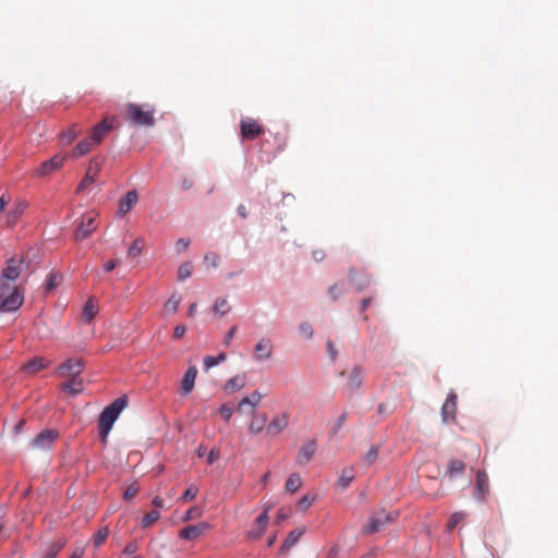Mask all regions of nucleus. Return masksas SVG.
<instances>
[{
  "label": "nucleus",
  "instance_id": "1",
  "mask_svg": "<svg viewBox=\"0 0 558 558\" xmlns=\"http://www.w3.org/2000/svg\"><path fill=\"white\" fill-rule=\"evenodd\" d=\"M128 405V397L122 396L116 399L110 405L106 407L99 415L98 429L99 435L106 441L113 423L119 417L120 413Z\"/></svg>",
  "mask_w": 558,
  "mask_h": 558
},
{
  "label": "nucleus",
  "instance_id": "2",
  "mask_svg": "<svg viewBox=\"0 0 558 558\" xmlns=\"http://www.w3.org/2000/svg\"><path fill=\"white\" fill-rule=\"evenodd\" d=\"M23 295L19 289L0 278V310L3 312L16 311L23 304Z\"/></svg>",
  "mask_w": 558,
  "mask_h": 558
},
{
  "label": "nucleus",
  "instance_id": "3",
  "mask_svg": "<svg viewBox=\"0 0 558 558\" xmlns=\"http://www.w3.org/2000/svg\"><path fill=\"white\" fill-rule=\"evenodd\" d=\"M155 109L149 105L130 102L125 106V116L135 125L153 126L155 124Z\"/></svg>",
  "mask_w": 558,
  "mask_h": 558
},
{
  "label": "nucleus",
  "instance_id": "4",
  "mask_svg": "<svg viewBox=\"0 0 558 558\" xmlns=\"http://www.w3.org/2000/svg\"><path fill=\"white\" fill-rule=\"evenodd\" d=\"M264 132V126L253 118H244L240 121V134L244 141H253Z\"/></svg>",
  "mask_w": 558,
  "mask_h": 558
},
{
  "label": "nucleus",
  "instance_id": "5",
  "mask_svg": "<svg viewBox=\"0 0 558 558\" xmlns=\"http://www.w3.org/2000/svg\"><path fill=\"white\" fill-rule=\"evenodd\" d=\"M290 417L287 411L275 414L266 427L267 436L274 438L286 430L290 425Z\"/></svg>",
  "mask_w": 558,
  "mask_h": 558
},
{
  "label": "nucleus",
  "instance_id": "6",
  "mask_svg": "<svg viewBox=\"0 0 558 558\" xmlns=\"http://www.w3.org/2000/svg\"><path fill=\"white\" fill-rule=\"evenodd\" d=\"M85 367V363L81 357L68 359L57 368L58 376L62 378H70L80 376Z\"/></svg>",
  "mask_w": 558,
  "mask_h": 558
},
{
  "label": "nucleus",
  "instance_id": "7",
  "mask_svg": "<svg viewBox=\"0 0 558 558\" xmlns=\"http://www.w3.org/2000/svg\"><path fill=\"white\" fill-rule=\"evenodd\" d=\"M393 519L395 515H392V513L380 511L369 519L368 525L364 527L363 532L366 534L379 532Z\"/></svg>",
  "mask_w": 558,
  "mask_h": 558
},
{
  "label": "nucleus",
  "instance_id": "8",
  "mask_svg": "<svg viewBox=\"0 0 558 558\" xmlns=\"http://www.w3.org/2000/svg\"><path fill=\"white\" fill-rule=\"evenodd\" d=\"M65 160L66 156L54 155L52 158L41 162L40 166L36 169L35 174L37 177L49 175L60 169Z\"/></svg>",
  "mask_w": 558,
  "mask_h": 558
},
{
  "label": "nucleus",
  "instance_id": "9",
  "mask_svg": "<svg viewBox=\"0 0 558 558\" xmlns=\"http://www.w3.org/2000/svg\"><path fill=\"white\" fill-rule=\"evenodd\" d=\"M101 162L98 158H94L90 160L88 169L81 181V183L77 186V192H83L84 190L88 189L95 181L96 178L100 171Z\"/></svg>",
  "mask_w": 558,
  "mask_h": 558
},
{
  "label": "nucleus",
  "instance_id": "10",
  "mask_svg": "<svg viewBox=\"0 0 558 558\" xmlns=\"http://www.w3.org/2000/svg\"><path fill=\"white\" fill-rule=\"evenodd\" d=\"M209 529L210 525L207 522L187 525L180 530L179 537L185 541H192L204 535Z\"/></svg>",
  "mask_w": 558,
  "mask_h": 558
},
{
  "label": "nucleus",
  "instance_id": "11",
  "mask_svg": "<svg viewBox=\"0 0 558 558\" xmlns=\"http://www.w3.org/2000/svg\"><path fill=\"white\" fill-rule=\"evenodd\" d=\"M97 228L96 216L86 215L82 217V220L76 229L75 239L84 240L90 235V233Z\"/></svg>",
  "mask_w": 558,
  "mask_h": 558
},
{
  "label": "nucleus",
  "instance_id": "12",
  "mask_svg": "<svg viewBox=\"0 0 558 558\" xmlns=\"http://www.w3.org/2000/svg\"><path fill=\"white\" fill-rule=\"evenodd\" d=\"M57 437L58 434L54 430H43L32 440V447L39 450L49 449Z\"/></svg>",
  "mask_w": 558,
  "mask_h": 558
},
{
  "label": "nucleus",
  "instance_id": "13",
  "mask_svg": "<svg viewBox=\"0 0 558 558\" xmlns=\"http://www.w3.org/2000/svg\"><path fill=\"white\" fill-rule=\"evenodd\" d=\"M457 413V395L449 392L441 408V416L445 423L453 422Z\"/></svg>",
  "mask_w": 558,
  "mask_h": 558
},
{
  "label": "nucleus",
  "instance_id": "14",
  "mask_svg": "<svg viewBox=\"0 0 558 558\" xmlns=\"http://www.w3.org/2000/svg\"><path fill=\"white\" fill-rule=\"evenodd\" d=\"M112 122L113 119H104L90 130L89 136L99 145L107 134L113 129Z\"/></svg>",
  "mask_w": 558,
  "mask_h": 558
},
{
  "label": "nucleus",
  "instance_id": "15",
  "mask_svg": "<svg viewBox=\"0 0 558 558\" xmlns=\"http://www.w3.org/2000/svg\"><path fill=\"white\" fill-rule=\"evenodd\" d=\"M317 445L315 440L305 441L299 450V453L296 456V463L299 465L307 464L314 457Z\"/></svg>",
  "mask_w": 558,
  "mask_h": 558
},
{
  "label": "nucleus",
  "instance_id": "16",
  "mask_svg": "<svg viewBox=\"0 0 558 558\" xmlns=\"http://www.w3.org/2000/svg\"><path fill=\"white\" fill-rule=\"evenodd\" d=\"M50 362L47 361L45 357L41 356H35L32 360H29L27 363H25L21 371L28 375L33 376L37 374L39 371L45 369L49 366Z\"/></svg>",
  "mask_w": 558,
  "mask_h": 558
},
{
  "label": "nucleus",
  "instance_id": "17",
  "mask_svg": "<svg viewBox=\"0 0 558 558\" xmlns=\"http://www.w3.org/2000/svg\"><path fill=\"white\" fill-rule=\"evenodd\" d=\"M489 493V480L488 475L485 471L480 470L476 473V486H475V497L478 500H484L485 497Z\"/></svg>",
  "mask_w": 558,
  "mask_h": 558
},
{
  "label": "nucleus",
  "instance_id": "18",
  "mask_svg": "<svg viewBox=\"0 0 558 558\" xmlns=\"http://www.w3.org/2000/svg\"><path fill=\"white\" fill-rule=\"evenodd\" d=\"M138 202V193L135 190L129 191L120 201H119V215L124 216L129 211L132 210V208L137 204Z\"/></svg>",
  "mask_w": 558,
  "mask_h": 558
},
{
  "label": "nucleus",
  "instance_id": "19",
  "mask_svg": "<svg viewBox=\"0 0 558 558\" xmlns=\"http://www.w3.org/2000/svg\"><path fill=\"white\" fill-rule=\"evenodd\" d=\"M28 204L25 201H16L13 207L7 214V225L13 227L25 213Z\"/></svg>",
  "mask_w": 558,
  "mask_h": 558
},
{
  "label": "nucleus",
  "instance_id": "20",
  "mask_svg": "<svg viewBox=\"0 0 558 558\" xmlns=\"http://www.w3.org/2000/svg\"><path fill=\"white\" fill-rule=\"evenodd\" d=\"M363 368L360 365H355L349 374L345 388L350 392L356 391L363 384Z\"/></svg>",
  "mask_w": 558,
  "mask_h": 558
},
{
  "label": "nucleus",
  "instance_id": "21",
  "mask_svg": "<svg viewBox=\"0 0 558 558\" xmlns=\"http://www.w3.org/2000/svg\"><path fill=\"white\" fill-rule=\"evenodd\" d=\"M23 265V259H17L15 257L8 259L7 267L3 269L4 280L13 281L21 274V266Z\"/></svg>",
  "mask_w": 558,
  "mask_h": 558
},
{
  "label": "nucleus",
  "instance_id": "22",
  "mask_svg": "<svg viewBox=\"0 0 558 558\" xmlns=\"http://www.w3.org/2000/svg\"><path fill=\"white\" fill-rule=\"evenodd\" d=\"M197 368L195 366H190L185 372L182 380H181V395L186 396L192 392L195 379L197 376Z\"/></svg>",
  "mask_w": 558,
  "mask_h": 558
},
{
  "label": "nucleus",
  "instance_id": "23",
  "mask_svg": "<svg viewBox=\"0 0 558 558\" xmlns=\"http://www.w3.org/2000/svg\"><path fill=\"white\" fill-rule=\"evenodd\" d=\"M272 354V343L269 339H260L254 349V356L258 361L268 360Z\"/></svg>",
  "mask_w": 558,
  "mask_h": 558
},
{
  "label": "nucleus",
  "instance_id": "24",
  "mask_svg": "<svg viewBox=\"0 0 558 558\" xmlns=\"http://www.w3.org/2000/svg\"><path fill=\"white\" fill-rule=\"evenodd\" d=\"M82 132L83 126L80 123H73L60 134V143L63 146L70 145L76 140V137L80 134H82Z\"/></svg>",
  "mask_w": 558,
  "mask_h": 558
},
{
  "label": "nucleus",
  "instance_id": "25",
  "mask_svg": "<svg viewBox=\"0 0 558 558\" xmlns=\"http://www.w3.org/2000/svg\"><path fill=\"white\" fill-rule=\"evenodd\" d=\"M98 144L90 137L89 135L83 138L81 142L76 144V146L72 150V156L74 158L83 157L88 154L95 146Z\"/></svg>",
  "mask_w": 558,
  "mask_h": 558
},
{
  "label": "nucleus",
  "instance_id": "26",
  "mask_svg": "<svg viewBox=\"0 0 558 558\" xmlns=\"http://www.w3.org/2000/svg\"><path fill=\"white\" fill-rule=\"evenodd\" d=\"M69 380L61 385V389L72 396L81 393L84 389L83 379L80 376L70 377Z\"/></svg>",
  "mask_w": 558,
  "mask_h": 558
},
{
  "label": "nucleus",
  "instance_id": "27",
  "mask_svg": "<svg viewBox=\"0 0 558 558\" xmlns=\"http://www.w3.org/2000/svg\"><path fill=\"white\" fill-rule=\"evenodd\" d=\"M263 398L264 395L260 391L254 390L250 396L243 397L241 399V401L238 404V410L242 411L244 405H251L254 411L255 408L259 405Z\"/></svg>",
  "mask_w": 558,
  "mask_h": 558
},
{
  "label": "nucleus",
  "instance_id": "28",
  "mask_svg": "<svg viewBox=\"0 0 558 558\" xmlns=\"http://www.w3.org/2000/svg\"><path fill=\"white\" fill-rule=\"evenodd\" d=\"M266 422V414H257L253 411L252 420L248 425V432L253 435L260 433L265 428Z\"/></svg>",
  "mask_w": 558,
  "mask_h": 558
},
{
  "label": "nucleus",
  "instance_id": "29",
  "mask_svg": "<svg viewBox=\"0 0 558 558\" xmlns=\"http://www.w3.org/2000/svg\"><path fill=\"white\" fill-rule=\"evenodd\" d=\"M304 534V529H294L292 530L287 538L284 539L282 546H281V551H287L289 550L292 546H294L299 539L301 538V536Z\"/></svg>",
  "mask_w": 558,
  "mask_h": 558
},
{
  "label": "nucleus",
  "instance_id": "30",
  "mask_svg": "<svg viewBox=\"0 0 558 558\" xmlns=\"http://www.w3.org/2000/svg\"><path fill=\"white\" fill-rule=\"evenodd\" d=\"M245 384V375H236L226 383L225 389L228 392H234L244 388Z\"/></svg>",
  "mask_w": 558,
  "mask_h": 558
},
{
  "label": "nucleus",
  "instance_id": "31",
  "mask_svg": "<svg viewBox=\"0 0 558 558\" xmlns=\"http://www.w3.org/2000/svg\"><path fill=\"white\" fill-rule=\"evenodd\" d=\"M97 314V306L93 299H89L83 308V319L90 323Z\"/></svg>",
  "mask_w": 558,
  "mask_h": 558
},
{
  "label": "nucleus",
  "instance_id": "32",
  "mask_svg": "<svg viewBox=\"0 0 558 558\" xmlns=\"http://www.w3.org/2000/svg\"><path fill=\"white\" fill-rule=\"evenodd\" d=\"M302 485V478L298 473H292L286 482V489L290 493H295Z\"/></svg>",
  "mask_w": 558,
  "mask_h": 558
},
{
  "label": "nucleus",
  "instance_id": "33",
  "mask_svg": "<svg viewBox=\"0 0 558 558\" xmlns=\"http://www.w3.org/2000/svg\"><path fill=\"white\" fill-rule=\"evenodd\" d=\"M181 296L177 293H173L163 305L165 312L169 314H174L179 308Z\"/></svg>",
  "mask_w": 558,
  "mask_h": 558
},
{
  "label": "nucleus",
  "instance_id": "34",
  "mask_svg": "<svg viewBox=\"0 0 558 558\" xmlns=\"http://www.w3.org/2000/svg\"><path fill=\"white\" fill-rule=\"evenodd\" d=\"M63 280V277L60 272L51 271L48 275L47 283H46V290L51 291L54 288L59 287Z\"/></svg>",
  "mask_w": 558,
  "mask_h": 558
},
{
  "label": "nucleus",
  "instance_id": "35",
  "mask_svg": "<svg viewBox=\"0 0 558 558\" xmlns=\"http://www.w3.org/2000/svg\"><path fill=\"white\" fill-rule=\"evenodd\" d=\"M144 240L142 238L136 239L128 250V257L136 258L141 255L144 247Z\"/></svg>",
  "mask_w": 558,
  "mask_h": 558
},
{
  "label": "nucleus",
  "instance_id": "36",
  "mask_svg": "<svg viewBox=\"0 0 558 558\" xmlns=\"http://www.w3.org/2000/svg\"><path fill=\"white\" fill-rule=\"evenodd\" d=\"M354 474L352 469H344L338 480V484L341 488H347L353 481Z\"/></svg>",
  "mask_w": 558,
  "mask_h": 558
},
{
  "label": "nucleus",
  "instance_id": "37",
  "mask_svg": "<svg viewBox=\"0 0 558 558\" xmlns=\"http://www.w3.org/2000/svg\"><path fill=\"white\" fill-rule=\"evenodd\" d=\"M160 519V512L157 509L149 511L142 520V527L146 529L151 526Z\"/></svg>",
  "mask_w": 558,
  "mask_h": 558
},
{
  "label": "nucleus",
  "instance_id": "38",
  "mask_svg": "<svg viewBox=\"0 0 558 558\" xmlns=\"http://www.w3.org/2000/svg\"><path fill=\"white\" fill-rule=\"evenodd\" d=\"M465 470V464L463 461L458 459H452L449 461V468L448 473L450 476L454 475L456 473H462Z\"/></svg>",
  "mask_w": 558,
  "mask_h": 558
},
{
  "label": "nucleus",
  "instance_id": "39",
  "mask_svg": "<svg viewBox=\"0 0 558 558\" xmlns=\"http://www.w3.org/2000/svg\"><path fill=\"white\" fill-rule=\"evenodd\" d=\"M231 310L226 299H218L214 305V312L219 315H226Z\"/></svg>",
  "mask_w": 558,
  "mask_h": 558
},
{
  "label": "nucleus",
  "instance_id": "40",
  "mask_svg": "<svg viewBox=\"0 0 558 558\" xmlns=\"http://www.w3.org/2000/svg\"><path fill=\"white\" fill-rule=\"evenodd\" d=\"M227 359L225 353H220L217 356L208 355L204 359V365L206 369H209L213 366L218 365L220 362H223Z\"/></svg>",
  "mask_w": 558,
  "mask_h": 558
},
{
  "label": "nucleus",
  "instance_id": "41",
  "mask_svg": "<svg viewBox=\"0 0 558 558\" xmlns=\"http://www.w3.org/2000/svg\"><path fill=\"white\" fill-rule=\"evenodd\" d=\"M193 270V265L191 263H184L179 267L178 278L183 281L191 277Z\"/></svg>",
  "mask_w": 558,
  "mask_h": 558
},
{
  "label": "nucleus",
  "instance_id": "42",
  "mask_svg": "<svg viewBox=\"0 0 558 558\" xmlns=\"http://www.w3.org/2000/svg\"><path fill=\"white\" fill-rule=\"evenodd\" d=\"M465 518V513L464 512H454L450 519H449V522L447 524V530L448 531H452L461 521H463Z\"/></svg>",
  "mask_w": 558,
  "mask_h": 558
},
{
  "label": "nucleus",
  "instance_id": "43",
  "mask_svg": "<svg viewBox=\"0 0 558 558\" xmlns=\"http://www.w3.org/2000/svg\"><path fill=\"white\" fill-rule=\"evenodd\" d=\"M204 262L208 267L216 268L219 265L220 257L215 252H209L205 255Z\"/></svg>",
  "mask_w": 558,
  "mask_h": 558
},
{
  "label": "nucleus",
  "instance_id": "44",
  "mask_svg": "<svg viewBox=\"0 0 558 558\" xmlns=\"http://www.w3.org/2000/svg\"><path fill=\"white\" fill-rule=\"evenodd\" d=\"M62 547H63V544H61V543H52L47 548L43 558H56Z\"/></svg>",
  "mask_w": 558,
  "mask_h": 558
},
{
  "label": "nucleus",
  "instance_id": "45",
  "mask_svg": "<svg viewBox=\"0 0 558 558\" xmlns=\"http://www.w3.org/2000/svg\"><path fill=\"white\" fill-rule=\"evenodd\" d=\"M377 457H378V447L377 446H373V447L369 448L367 453L364 456V462L367 465H371V464H373L376 461Z\"/></svg>",
  "mask_w": 558,
  "mask_h": 558
},
{
  "label": "nucleus",
  "instance_id": "46",
  "mask_svg": "<svg viewBox=\"0 0 558 558\" xmlns=\"http://www.w3.org/2000/svg\"><path fill=\"white\" fill-rule=\"evenodd\" d=\"M138 490H140L138 485L136 483H132L131 485H129L126 487L123 498L125 500H131L137 495Z\"/></svg>",
  "mask_w": 558,
  "mask_h": 558
},
{
  "label": "nucleus",
  "instance_id": "47",
  "mask_svg": "<svg viewBox=\"0 0 558 558\" xmlns=\"http://www.w3.org/2000/svg\"><path fill=\"white\" fill-rule=\"evenodd\" d=\"M202 515V510L198 507L190 508L185 514L183 515V521H190L193 519H198Z\"/></svg>",
  "mask_w": 558,
  "mask_h": 558
},
{
  "label": "nucleus",
  "instance_id": "48",
  "mask_svg": "<svg viewBox=\"0 0 558 558\" xmlns=\"http://www.w3.org/2000/svg\"><path fill=\"white\" fill-rule=\"evenodd\" d=\"M198 493V488L195 485H191L186 488V490L182 495V499L185 501L193 500Z\"/></svg>",
  "mask_w": 558,
  "mask_h": 558
},
{
  "label": "nucleus",
  "instance_id": "49",
  "mask_svg": "<svg viewBox=\"0 0 558 558\" xmlns=\"http://www.w3.org/2000/svg\"><path fill=\"white\" fill-rule=\"evenodd\" d=\"M108 534H109V531L107 527L98 531V533L96 534V536L94 538L95 546H100L105 542V539L108 537Z\"/></svg>",
  "mask_w": 558,
  "mask_h": 558
},
{
  "label": "nucleus",
  "instance_id": "50",
  "mask_svg": "<svg viewBox=\"0 0 558 558\" xmlns=\"http://www.w3.org/2000/svg\"><path fill=\"white\" fill-rule=\"evenodd\" d=\"M313 500L314 499L307 495L303 496L298 502V509L300 511H305L313 504Z\"/></svg>",
  "mask_w": 558,
  "mask_h": 558
},
{
  "label": "nucleus",
  "instance_id": "51",
  "mask_svg": "<svg viewBox=\"0 0 558 558\" xmlns=\"http://www.w3.org/2000/svg\"><path fill=\"white\" fill-rule=\"evenodd\" d=\"M219 412L222 415L223 420L228 422L233 414V409L229 404H222L221 408L219 409Z\"/></svg>",
  "mask_w": 558,
  "mask_h": 558
},
{
  "label": "nucleus",
  "instance_id": "52",
  "mask_svg": "<svg viewBox=\"0 0 558 558\" xmlns=\"http://www.w3.org/2000/svg\"><path fill=\"white\" fill-rule=\"evenodd\" d=\"M268 524V509H266L262 514L256 519V525L262 529H267Z\"/></svg>",
  "mask_w": 558,
  "mask_h": 558
},
{
  "label": "nucleus",
  "instance_id": "53",
  "mask_svg": "<svg viewBox=\"0 0 558 558\" xmlns=\"http://www.w3.org/2000/svg\"><path fill=\"white\" fill-rule=\"evenodd\" d=\"M302 335H304L307 339L313 337V328L308 323H302L299 327Z\"/></svg>",
  "mask_w": 558,
  "mask_h": 558
},
{
  "label": "nucleus",
  "instance_id": "54",
  "mask_svg": "<svg viewBox=\"0 0 558 558\" xmlns=\"http://www.w3.org/2000/svg\"><path fill=\"white\" fill-rule=\"evenodd\" d=\"M265 532H266V529H262L260 526H257L256 530L250 531L247 533V536L251 539H259L264 535Z\"/></svg>",
  "mask_w": 558,
  "mask_h": 558
},
{
  "label": "nucleus",
  "instance_id": "55",
  "mask_svg": "<svg viewBox=\"0 0 558 558\" xmlns=\"http://www.w3.org/2000/svg\"><path fill=\"white\" fill-rule=\"evenodd\" d=\"M138 549L137 547V544L135 542H131V543H128L123 550H122V554L124 555H133L134 553H136Z\"/></svg>",
  "mask_w": 558,
  "mask_h": 558
},
{
  "label": "nucleus",
  "instance_id": "56",
  "mask_svg": "<svg viewBox=\"0 0 558 558\" xmlns=\"http://www.w3.org/2000/svg\"><path fill=\"white\" fill-rule=\"evenodd\" d=\"M189 245H190L189 239H179L175 243V248L180 253V252L185 251L189 247Z\"/></svg>",
  "mask_w": 558,
  "mask_h": 558
},
{
  "label": "nucleus",
  "instance_id": "57",
  "mask_svg": "<svg viewBox=\"0 0 558 558\" xmlns=\"http://www.w3.org/2000/svg\"><path fill=\"white\" fill-rule=\"evenodd\" d=\"M327 351H328V354H329L330 359L332 361H335L337 359L338 352H337V350L335 348L333 342L330 341V340L327 341Z\"/></svg>",
  "mask_w": 558,
  "mask_h": 558
},
{
  "label": "nucleus",
  "instance_id": "58",
  "mask_svg": "<svg viewBox=\"0 0 558 558\" xmlns=\"http://www.w3.org/2000/svg\"><path fill=\"white\" fill-rule=\"evenodd\" d=\"M186 331V327L184 325H178L173 330V337L175 339H181Z\"/></svg>",
  "mask_w": 558,
  "mask_h": 558
},
{
  "label": "nucleus",
  "instance_id": "59",
  "mask_svg": "<svg viewBox=\"0 0 558 558\" xmlns=\"http://www.w3.org/2000/svg\"><path fill=\"white\" fill-rule=\"evenodd\" d=\"M236 332V327L233 326L229 331L228 333L226 335L225 337V340H223V343L225 345H230L231 343V340L233 339L234 335Z\"/></svg>",
  "mask_w": 558,
  "mask_h": 558
},
{
  "label": "nucleus",
  "instance_id": "60",
  "mask_svg": "<svg viewBox=\"0 0 558 558\" xmlns=\"http://www.w3.org/2000/svg\"><path fill=\"white\" fill-rule=\"evenodd\" d=\"M118 264H119V259H110V260H108V262L104 265V269H105L106 271H111V270H113V269L117 267V265H118Z\"/></svg>",
  "mask_w": 558,
  "mask_h": 558
},
{
  "label": "nucleus",
  "instance_id": "61",
  "mask_svg": "<svg viewBox=\"0 0 558 558\" xmlns=\"http://www.w3.org/2000/svg\"><path fill=\"white\" fill-rule=\"evenodd\" d=\"M10 196H7V195H2L0 197V215L3 213V210L5 209L7 205L9 204L10 202Z\"/></svg>",
  "mask_w": 558,
  "mask_h": 558
},
{
  "label": "nucleus",
  "instance_id": "62",
  "mask_svg": "<svg viewBox=\"0 0 558 558\" xmlns=\"http://www.w3.org/2000/svg\"><path fill=\"white\" fill-rule=\"evenodd\" d=\"M329 293H330L332 300L336 301L338 299L339 294L342 293V291L338 289L337 284H335V286L330 287Z\"/></svg>",
  "mask_w": 558,
  "mask_h": 558
},
{
  "label": "nucleus",
  "instance_id": "63",
  "mask_svg": "<svg viewBox=\"0 0 558 558\" xmlns=\"http://www.w3.org/2000/svg\"><path fill=\"white\" fill-rule=\"evenodd\" d=\"M151 504L155 508H162L165 506L163 499L160 496H156Z\"/></svg>",
  "mask_w": 558,
  "mask_h": 558
},
{
  "label": "nucleus",
  "instance_id": "64",
  "mask_svg": "<svg viewBox=\"0 0 558 558\" xmlns=\"http://www.w3.org/2000/svg\"><path fill=\"white\" fill-rule=\"evenodd\" d=\"M193 186V180L192 179H189V178H185L182 182V187L184 190H190L191 187Z\"/></svg>",
  "mask_w": 558,
  "mask_h": 558
}]
</instances>
